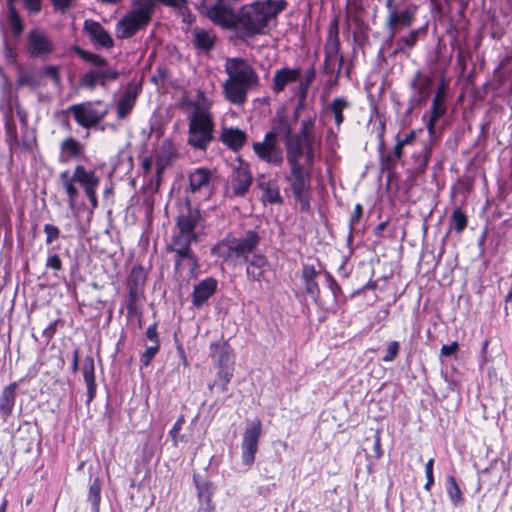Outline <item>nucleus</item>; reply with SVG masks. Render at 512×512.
Instances as JSON below:
<instances>
[{
	"label": "nucleus",
	"instance_id": "1",
	"mask_svg": "<svg viewBox=\"0 0 512 512\" xmlns=\"http://www.w3.org/2000/svg\"><path fill=\"white\" fill-rule=\"evenodd\" d=\"M227 79L222 83L224 98L235 106L247 102L248 92L260 86V78L255 68L240 57L227 58L224 64Z\"/></svg>",
	"mask_w": 512,
	"mask_h": 512
},
{
	"label": "nucleus",
	"instance_id": "2",
	"mask_svg": "<svg viewBox=\"0 0 512 512\" xmlns=\"http://www.w3.org/2000/svg\"><path fill=\"white\" fill-rule=\"evenodd\" d=\"M182 105L189 111L188 144L196 149L206 150L213 140L215 124L211 112L212 102L203 91L198 90L194 100H184Z\"/></svg>",
	"mask_w": 512,
	"mask_h": 512
},
{
	"label": "nucleus",
	"instance_id": "3",
	"mask_svg": "<svg viewBox=\"0 0 512 512\" xmlns=\"http://www.w3.org/2000/svg\"><path fill=\"white\" fill-rule=\"evenodd\" d=\"M74 51L82 60L93 66V68L81 75L78 81V88L93 91L98 85L106 87L109 82L118 79L119 73L117 69L111 67L104 57L80 47H74Z\"/></svg>",
	"mask_w": 512,
	"mask_h": 512
},
{
	"label": "nucleus",
	"instance_id": "4",
	"mask_svg": "<svg viewBox=\"0 0 512 512\" xmlns=\"http://www.w3.org/2000/svg\"><path fill=\"white\" fill-rule=\"evenodd\" d=\"M260 243L257 232L249 230L243 237H228L219 242L213 252L225 262L240 265L247 262Z\"/></svg>",
	"mask_w": 512,
	"mask_h": 512
},
{
	"label": "nucleus",
	"instance_id": "5",
	"mask_svg": "<svg viewBox=\"0 0 512 512\" xmlns=\"http://www.w3.org/2000/svg\"><path fill=\"white\" fill-rule=\"evenodd\" d=\"M59 178L71 207L74 206L78 196V189L74 183H78L84 189L92 208L98 206L96 190L99 186L100 178L94 170H87L83 165H76L72 176L69 175L68 171H63L60 173Z\"/></svg>",
	"mask_w": 512,
	"mask_h": 512
},
{
	"label": "nucleus",
	"instance_id": "6",
	"mask_svg": "<svg viewBox=\"0 0 512 512\" xmlns=\"http://www.w3.org/2000/svg\"><path fill=\"white\" fill-rule=\"evenodd\" d=\"M271 15L270 4L257 1L243 6L235 14V25L231 28H236L242 37H253L264 32Z\"/></svg>",
	"mask_w": 512,
	"mask_h": 512
},
{
	"label": "nucleus",
	"instance_id": "7",
	"mask_svg": "<svg viewBox=\"0 0 512 512\" xmlns=\"http://www.w3.org/2000/svg\"><path fill=\"white\" fill-rule=\"evenodd\" d=\"M407 0H386L388 14L386 17V26L390 30L391 37L400 30V28L410 27L414 21L416 6H407L402 8Z\"/></svg>",
	"mask_w": 512,
	"mask_h": 512
},
{
	"label": "nucleus",
	"instance_id": "8",
	"mask_svg": "<svg viewBox=\"0 0 512 512\" xmlns=\"http://www.w3.org/2000/svg\"><path fill=\"white\" fill-rule=\"evenodd\" d=\"M101 101H87L69 106L64 113L72 114L75 122L84 129H91L100 124L106 117L107 109H98Z\"/></svg>",
	"mask_w": 512,
	"mask_h": 512
},
{
	"label": "nucleus",
	"instance_id": "9",
	"mask_svg": "<svg viewBox=\"0 0 512 512\" xmlns=\"http://www.w3.org/2000/svg\"><path fill=\"white\" fill-rule=\"evenodd\" d=\"M252 149L261 161L269 165L280 167L284 162L279 141L271 138L270 135L265 134L262 141L253 142Z\"/></svg>",
	"mask_w": 512,
	"mask_h": 512
},
{
	"label": "nucleus",
	"instance_id": "10",
	"mask_svg": "<svg viewBox=\"0 0 512 512\" xmlns=\"http://www.w3.org/2000/svg\"><path fill=\"white\" fill-rule=\"evenodd\" d=\"M55 50L53 41L41 29L30 30L26 36V53L31 58H47Z\"/></svg>",
	"mask_w": 512,
	"mask_h": 512
},
{
	"label": "nucleus",
	"instance_id": "11",
	"mask_svg": "<svg viewBox=\"0 0 512 512\" xmlns=\"http://www.w3.org/2000/svg\"><path fill=\"white\" fill-rule=\"evenodd\" d=\"M238 0H217L211 6H204L203 13L213 23L225 28H231L235 25V13L233 5Z\"/></svg>",
	"mask_w": 512,
	"mask_h": 512
},
{
	"label": "nucleus",
	"instance_id": "12",
	"mask_svg": "<svg viewBox=\"0 0 512 512\" xmlns=\"http://www.w3.org/2000/svg\"><path fill=\"white\" fill-rule=\"evenodd\" d=\"M262 432L260 420H255L246 426L242 442V463L250 467L255 461V455L258 451V442Z\"/></svg>",
	"mask_w": 512,
	"mask_h": 512
},
{
	"label": "nucleus",
	"instance_id": "13",
	"mask_svg": "<svg viewBox=\"0 0 512 512\" xmlns=\"http://www.w3.org/2000/svg\"><path fill=\"white\" fill-rule=\"evenodd\" d=\"M151 20V16L141 10L132 9L123 16L116 26L117 37L127 39L132 37L140 29L144 28Z\"/></svg>",
	"mask_w": 512,
	"mask_h": 512
},
{
	"label": "nucleus",
	"instance_id": "14",
	"mask_svg": "<svg viewBox=\"0 0 512 512\" xmlns=\"http://www.w3.org/2000/svg\"><path fill=\"white\" fill-rule=\"evenodd\" d=\"M253 176L248 163L237 158L232 165L230 187L234 196H244L250 189Z\"/></svg>",
	"mask_w": 512,
	"mask_h": 512
},
{
	"label": "nucleus",
	"instance_id": "15",
	"mask_svg": "<svg viewBox=\"0 0 512 512\" xmlns=\"http://www.w3.org/2000/svg\"><path fill=\"white\" fill-rule=\"evenodd\" d=\"M289 166L290 173L286 177V179L290 183L295 198H297L300 201H303L306 199V194L309 186V173L301 164Z\"/></svg>",
	"mask_w": 512,
	"mask_h": 512
},
{
	"label": "nucleus",
	"instance_id": "16",
	"mask_svg": "<svg viewBox=\"0 0 512 512\" xmlns=\"http://www.w3.org/2000/svg\"><path fill=\"white\" fill-rule=\"evenodd\" d=\"M343 65V56L339 53L338 37H330L325 45L324 70L326 73L335 74L338 78Z\"/></svg>",
	"mask_w": 512,
	"mask_h": 512
},
{
	"label": "nucleus",
	"instance_id": "17",
	"mask_svg": "<svg viewBox=\"0 0 512 512\" xmlns=\"http://www.w3.org/2000/svg\"><path fill=\"white\" fill-rule=\"evenodd\" d=\"M246 263V275L249 280L259 283L262 281H267L266 274L269 271L270 265L267 258L263 254H253V256Z\"/></svg>",
	"mask_w": 512,
	"mask_h": 512
},
{
	"label": "nucleus",
	"instance_id": "18",
	"mask_svg": "<svg viewBox=\"0 0 512 512\" xmlns=\"http://www.w3.org/2000/svg\"><path fill=\"white\" fill-rule=\"evenodd\" d=\"M59 150V160L63 163L85 157V145L72 136H68L60 142Z\"/></svg>",
	"mask_w": 512,
	"mask_h": 512
},
{
	"label": "nucleus",
	"instance_id": "19",
	"mask_svg": "<svg viewBox=\"0 0 512 512\" xmlns=\"http://www.w3.org/2000/svg\"><path fill=\"white\" fill-rule=\"evenodd\" d=\"M217 280L209 277L199 282L192 292V304L201 308L217 290Z\"/></svg>",
	"mask_w": 512,
	"mask_h": 512
},
{
	"label": "nucleus",
	"instance_id": "20",
	"mask_svg": "<svg viewBox=\"0 0 512 512\" xmlns=\"http://www.w3.org/2000/svg\"><path fill=\"white\" fill-rule=\"evenodd\" d=\"M445 85L441 84L433 98L431 105V114L427 122V129L430 135L434 134L436 122L445 114Z\"/></svg>",
	"mask_w": 512,
	"mask_h": 512
},
{
	"label": "nucleus",
	"instance_id": "21",
	"mask_svg": "<svg viewBox=\"0 0 512 512\" xmlns=\"http://www.w3.org/2000/svg\"><path fill=\"white\" fill-rule=\"evenodd\" d=\"M84 30L89 35L91 41L105 48L113 46V39L108 31L94 20H86L84 22Z\"/></svg>",
	"mask_w": 512,
	"mask_h": 512
},
{
	"label": "nucleus",
	"instance_id": "22",
	"mask_svg": "<svg viewBox=\"0 0 512 512\" xmlns=\"http://www.w3.org/2000/svg\"><path fill=\"white\" fill-rule=\"evenodd\" d=\"M175 273L178 275L187 274L191 278L196 277L198 260L192 251L174 254Z\"/></svg>",
	"mask_w": 512,
	"mask_h": 512
},
{
	"label": "nucleus",
	"instance_id": "23",
	"mask_svg": "<svg viewBox=\"0 0 512 512\" xmlns=\"http://www.w3.org/2000/svg\"><path fill=\"white\" fill-rule=\"evenodd\" d=\"M212 348L215 350H220L218 356L219 366L216 382H230L233 376V369L228 366V362L230 361L229 346L226 343H217L213 344Z\"/></svg>",
	"mask_w": 512,
	"mask_h": 512
},
{
	"label": "nucleus",
	"instance_id": "24",
	"mask_svg": "<svg viewBox=\"0 0 512 512\" xmlns=\"http://www.w3.org/2000/svg\"><path fill=\"white\" fill-rule=\"evenodd\" d=\"M265 134L270 135L275 140L282 138L284 141L294 135L293 126L284 113H278L271 121L270 130Z\"/></svg>",
	"mask_w": 512,
	"mask_h": 512
},
{
	"label": "nucleus",
	"instance_id": "25",
	"mask_svg": "<svg viewBox=\"0 0 512 512\" xmlns=\"http://www.w3.org/2000/svg\"><path fill=\"white\" fill-rule=\"evenodd\" d=\"M301 76L300 68H282L275 72L273 76V90L279 93L290 84L299 81Z\"/></svg>",
	"mask_w": 512,
	"mask_h": 512
},
{
	"label": "nucleus",
	"instance_id": "26",
	"mask_svg": "<svg viewBox=\"0 0 512 512\" xmlns=\"http://www.w3.org/2000/svg\"><path fill=\"white\" fill-rule=\"evenodd\" d=\"M220 140L234 151L240 150L247 141V134L239 128L223 127L220 133Z\"/></svg>",
	"mask_w": 512,
	"mask_h": 512
},
{
	"label": "nucleus",
	"instance_id": "27",
	"mask_svg": "<svg viewBox=\"0 0 512 512\" xmlns=\"http://www.w3.org/2000/svg\"><path fill=\"white\" fill-rule=\"evenodd\" d=\"M196 240V234H187L176 230L167 246V250L173 254L192 251L191 243Z\"/></svg>",
	"mask_w": 512,
	"mask_h": 512
},
{
	"label": "nucleus",
	"instance_id": "28",
	"mask_svg": "<svg viewBox=\"0 0 512 512\" xmlns=\"http://www.w3.org/2000/svg\"><path fill=\"white\" fill-rule=\"evenodd\" d=\"M432 84V79L429 76L423 75L421 72H416L411 82V87L416 91L415 96L411 99L412 103H420L425 100L429 95V89Z\"/></svg>",
	"mask_w": 512,
	"mask_h": 512
},
{
	"label": "nucleus",
	"instance_id": "29",
	"mask_svg": "<svg viewBox=\"0 0 512 512\" xmlns=\"http://www.w3.org/2000/svg\"><path fill=\"white\" fill-rule=\"evenodd\" d=\"M286 158L289 165L300 164V158L304 153V143L300 137L292 135L284 140Z\"/></svg>",
	"mask_w": 512,
	"mask_h": 512
},
{
	"label": "nucleus",
	"instance_id": "30",
	"mask_svg": "<svg viewBox=\"0 0 512 512\" xmlns=\"http://www.w3.org/2000/svg\"><path fill=\"white\" fill-rule=\"evenodd\" d=\"M200 215L197 210H192L191 208H186L185 211H182L179 215L176 223V230L187 233V234H196L195 226L199 221Z\"/></svg>",
	"mask_w": 512,
	"mask_h": 512
},
{
	"label": "nucleus",
	"instance_id": "31",
	"mask_svg": "<svg viewBox=\"0 0 512 512\" xmlns=\"http://www.w3.org/2000/svg\"><path fill=\"white\" fill-rule=\"evenodd\" d=\"M17 383H11L4 387L0 395V414L3 418H7L12 414L16 399Z\"/></svg>",
	"mask_w": 512,
	"mask_h": 512
},
{
	"label": "nucleus",
	"instance_id": "32",
	"mask_svg": "<svg viewBox=\"0 0 512 512\" xmlns=\"http://www.w3.org/2000/svg\"><path fill=\"white\" fill-rule=\"evenodd\" d=\"M192 35L194 45L198 49L208 52L213 48L216 39L213 32L196 27L193 29Z\"/></svg>",
	"mask_w": 512,
	"mask_h": 512
},
{
	"label": "nucleus",
	"instance_id": "33",
	"mask_svg": "<svg viewBox=\"0 0 512 512\" xmlns=\"http://www.w3.org/2000/svg\"><path fill=\"white\" fill-rule=\"evenodd\" d=\"M137 99V92L133 88H128L121 96L117 104V116L124 119L133 109Z\"/></svg>",
	"mask_w": 512,
	"mask_h": 512
},
{
	"label": "nucleus",
	"instance_id": "34",
	"mask_svg": "<svg viewBox=\"0 0 512 512\" xmlns=\"http://www.w3.org/2000/svg\"><path fill=\"white\" fill-rule=\"evenodd\" d=\"M211 172L206 168H198L189 176V184L192 192L207 188L210 184Z\"/></svg>",
	"mask_w": 512,
	"mask_h": 512
},
{
	"label": "nucleus",
	"instance_id": "35",
	"mask_svg": "<svg viewBox=\"0 0 512 512\" xmlns=\"http://www.w3.org/2000/svg\"><path fill=\"white\" fill-rule=\"evenodd\" d=\"M175 157V148L170 140H164L157 154V170L162 171Z\"/></svg>",
	"mask_w": 512,
	"mask_h": 512
},
{
	"label": "nucleus",
	"instance_id": "36",
	"mask_svg": "<svg viewBox=\"0 0 512 512\" xmlns=\"http://www.w3.org/2000/svg\"><path fill=\"white\" fill-rule=\"evenodd\" d=\"M82 373L84 381L87 385L88 395L91 399L96 390V382H95V375H94V360L92 357H86L83 361L82 366Z\"/></svg>",
	"mask_w": 512,
	"mask_h": 512
},
{
	"label": "nucleus",
	"instance_id": "37",
	"mask_svg": "<svg viewBox=\"0 0 512 512\" xmlns=\"http://www.w3.org/2000/svg\"><path fill=\"white\" fill-rule=\"evenodd\" d=\"M317 276V272L315 268L311 265H304L302 271V278L305 283V290L308 294L313 296H317L319 293L318 285L315 281Z\"/></svg>",
	"mask_w": 512,
	"mask_h": 512
},
{
	"label": "nucleus",
	"instance_id": "38",
	"mask_svg": "<svg viewBox=\"0 0 512 512\" xmlns=\"http://www.w3.org/2000/svg\"><path fill=\"white\" fill-rule=\"evenodd\" d=\"M350 106V103L342 98V97H336L333 99V101L329 104L328 109L333 114L335 123L337 127H340L341 124L344 121L343 111Z\"/></svg>",
	"mask_w": 512,
	"mask_h": 512
},
{
	"label": "nucleus",
	"instance_id": "39",
	"mask_svg": "<svg viewBox=\"0 0 512 512\" xmlns=\"http://www.w3.org/2000/svg\"><path fill=\"white\" fill-rule=\"evenodd\" d=\"M146 278V272L141 266L133 267L127 278V288L144 290Z\"/></svg>",
	"mask_w": 512,
	"mask_h": 512
},
{
	"label": "nucleus",
	"instance_id": "40",
	"mask_svg": "<svg viewBox=\"0 0 512 512\" xmlns=\"http://www.w3.org/2000/svg\"><path fill=\"white\" fill-rule=\"evenodd\" d=\"M258 187L263 191L262 198L264 201H267L269 203H281L282 202L279 188L275 184L259 181Z\"/></svg>",
	"mask_w": 512,
	"mask_h": 512
},
{
	"label": "nucleus",
	"instance_id": "41",
	"mask_svg": "<svg viewBox=\"0 0 512 512\" xmlns=\"http://www.w3.org/2000/svg\"><path fill=\"white\" fill-rule=\"evenodd\" d=\"M446 487H447V493L449 495L451 502L455 506L462 505L464 503V498H463L461 489H460L454 476L447 477Z\"/></svg>",
	"mask_w": 512,
	"mask_h": 512
},
{
	"label": "nucleus",
	"instance_id": "42",
	"mask_svg": "<svg viewBox=\"0 0 512 512\" xmlns=\"http://www.w3.org/2000/svg\"><path fill=\"white\" fill-rule=\"evenodd\" d=\"M297 136L300 137L304 144L315 143V119L302 120L299 135Z\"/></svg>",
	"mask_w": 512,
	"mask_h": 512
},
{
	"label": "nucleus",
	"instance_id": "43",
	"mask_svg": "<svg viewBox=\"0 0 512 512\" xmlns=\"http://www.w3.org/2000/svg\"><path fill=\"white\" fill-rule=\"evenodd\" d=\"M426 28H419L411 30L407 35L398 39L397 45L399 50L403 51L405 48L411 49L417 43L420 34H425Z\"/></svg>",
	"mask_w": 512,
	"mask_h": 512
},
{
	"label": "nucleus",
	"instance_id": "44",
	"mask_svg": "<svg viewBox=\"0 0 512 512\" xmlns=\"http://www.w3.org/2000/svg\"><path fill=\"white\" fill-rule=\"evenodd\" d=\"M88 500L92 503L95 511L99 510V504L101 500V482L99 478L94 479L90 485L88 492Z\"/></svg>",
	"mask_w": 512,
	"mask_h": 512
},
{
	"label": "nucleus",
	"instance_id": "45",
	"mask_svg": "<svg viewBox=\"0 0 512 512\" xmlns=\"http://www.w3.org/2000/svg\"><path fill=\"white\" fill-rule=\"evenodd\" d=\"M143 291L135 288H128V299H127V312L132 315L136 311L137 302L142 298Z\"/></svg>",
	"mask_w": 512,
	"mask_h": 512
},
{
	"label": "nucleus",
	"instance_id": "46",
	"mask_svg": "<svg viewBox=\"0 0 512 512\" xmlns=\"http://www.w3.org/2000/svg\"><path fill=\"white\" fill-rule=\"evenodd\" d=\"M451 222L457 232H461L467 226V216L460 208L454 209L451 215Z\"/></svg>",
	"mask_w": 512,
	"mask_h": 512
},
{
	"label": "nucleus",
	"instance_id": "47",
	"mask_svg": "<svg viewBox=\"0 0 512 512\" xmlns=\"http://www.w3.org/2000/svg\"><path fill=\"white\" fill-rule=\"evenodd\" d=\"M315 77H316V71L313 67H311L310 69H308L305 72L303 79H301V80L299 79L298 89L303 98L306 96L309 86L314 81Z\"/></svg>",
	"mask_w": 512,
	"mask_h": 512
},
{
	"label": "nucleus",
	"instance_id": "48",
	"mask_svg": "<svg viewBox=\"0 0 512 512\" xmlns=\"http://www.w3.org/2000/svg\"><path fill=\"white\" fill-rule=\"evenodd\" d=\"M8 21L11 31L16 37H19L23 32V23L17 11L8 12Z\"/></svg>",
	"mask_w": 512,
	"mask_h": 512
},
{
	"label": "nucleus",
	"instance_id": "49",
	"mask_svg": "<svg viewBox=\"0 0 512 512\" xmlns=\"http://www.w3.org/2000/svg\"><path fill=\"white\" fill-rule=\"evenodd\" d=\"M160 344H151L147 346L142 353L140 361L143 366H149L155 355L159 352Z\"/></svg>",
	"mask_w": 512,
	"mask_h": 512
},
{
	"label": "nucleus",
	"instance_id": "50",
	"mask_svg": "<svg viewBox=\"0 0 512 512\" xmlns=\"http://www.w3.org/2000/svg\"><path fill=\"white\" fill-rule=\"evenodd\" d=\"M199 498L205 500L210 505L213 494V485L210 482H202L197 484Z\"/></svg>",
	"mask_w": 512,
	"mask_h": 512
},
{
	"label": "nucleus",
	"instance_id": "51",
	"mask_svg": "<svg viewBox=\"0 0 512 512\" xmlns=\"http://www.w3.org/2000/svg\"><path fill=\"white\" fill-rule=\"evenodd\" d=\"M41 74L43 76L51 78L53 83L56 86H60L61 85L60 69H59L58 66H55V65L45 66L42 69Z\"/></svg>",
	"mask_w": 512,
	"mask_h": 512
},
{
	"label": "nucleus",
	"instance_id": "52",
	"mask_svg": "<svg viewBox=\"0 0 512 512\" xmlns=\"http://www.w3.org/2000/svg\"><path fill=\"white\" fill-rule=\"evenodd\" d=\"M400 350V344L397 341H391L388 343L384 356L382 357L383 362H392L396 359Z\"/></svg>",
	"mask_w": 512,
	"mask_h": 512
},
{
	"label": "nucleus",
	"instance_id": "53",
	"mask_svg": "<svg viewBox=\"0 0 512 512\" xmlns=\"http://www.w3.org/2000/svg\"><path fill=\"white\" fill-rule=\"evenodd\" d=\"M157 0H133L135 9L146 12L147 15L152 16L153 9Z\"/></svg>",
	"mask_w": 512,
	"mask_h": 512
},
{
	"label": "nucleus",
	"instance_id": "54",
	"mask_svg": "<svg viewBox=\"0 0 512 512\" xmlns=\"http://www.w3.org/2000/svg\"><path fill=\"white\" fill-rule=\"evenodd\" d=\"M44 232L46 234V243L47 244H51L53 241L57 240L60 236L59 229L52 224L44 225Z\"/></svg>",
	"mask_w": 512,
	"mask_h": 512
},
{
	"label": "nucleus",
	"instance_id": "55",
	"mask_svg": "<svg viewBox=\"0 0 512 512\" xmlns=\"http://www.w3.org/2000/svg\"><path fill=\"white\" fill-rule=\"evenodd\" d=\"M403 146L398 140L393 149V155L386 157L387 167L393 166L395 161L399 160L402 157Z\"/></svg>",
	"mask_w": 512,
	"mask_h": 512
},
{
	"label": "nucleus",
	"instance_id": "56",
	"mask_svg": "<svg viewBox=\"0 0 512 512\" xmlns=\"http://www.w3.org/2000/svg\"><path fill=\"white\" fill-rule=\"evenodd\" d=\"M433 464H434V459L431 458L428 460V462L425 465V474H426L427 481H426V484L424 487L427 491H429L431 486L434 484Z\"/></svg>",
	"mask_w": 512,
	"mask_h": 512
},
{
	"label": "nucleus",
	"instance_id": "57",
	"mask_svg": "<svg viewBox=\"0 0 512 512\" xmlns=\"http://www.w3.org/2000/svg\"><path fill=\"white\" fill-rule=\"evenodd\" d=\"M459 344L457 341L452 342L449 345H443L440 350V354L443 357H450L457 353Z\"/></svg>",
	"mask_w": 512,
	"mask_h": 512
},
{
	"label": "nucleus",
	"instance_id": "58",
	"mask_svg": "<svg viewBox=\"0 0 512 512\" xmlns=\"http://www.w3.org/2000/svg\"><path fill=\"white\" fill-rule=\"evenodd\" d=\"M265 2L270 4L271 12H272L271 19L276 17V15L278 13H280L282 10H284L286 7V4H287L284 0H278V1L266 0Z\"/></svg>",
	"mask_w": 512,
	"mask_h": 512
},
{
	"label": "nucleus",
	"instance_id": "59",
	"mask_svg": "<svg viewBox=\"0 0 512 512\" xmlns=\"http://www.w3.org/2000/svg\"><path fill=\"white\" fill-rule=\"evenodd\" d=\"M315 143H305L304 153L308 165H312L315 159Z\"/></svg>",
	"mask_w": 512,
	"mask_h": 512
},
{
	"label": "nucleus",
	"instance_id": "60",
	"mask_svg": "<svg viewBox=\"0 0 512 512\" xmlns=\"http://www.w3.org/2000/svg\"><path fill=\"white\" fill-rule=\"evenodd\" d=\"M46 267L51 268L55 271H59L62 269V262L60 257L57 254L50 255L47 258Z\"/></svg>",
	"mask_w": 512,
	"mask_h": 512
},
{
	"label": "nucleus",
	"instance_id": "61",
	"mask_svg": "<svg viewBox=\"0 0 512 512\" xmlns=\"http://www.w3.org/2000/svg\"><path fill=\"white\" fill-rule=\"evenodd\" d=\"M26 9L33 14L40 12L42 8L41 0H23Z\"/></svg>",
	"mask_w": 512,
	"mask_h": 512
},
{
	"label": "nucleus",
	"instance_id": "62",
	"mask_svg": "<svg viewBox=\"0 0 512 512\" xmlns=\"http://www.w3.org/2000/svg\"><path fill=\"white\" fill-rule=\"evenodd\" d=\"M146 337L151 342V344H159L157 325L155 323L147 328Z\"/></svg>",
	"mask_w": 512,
	"mask_h": 512
},
{
	"label": "nucleus",
	"instance_id": "63",
	"mask_svg": "<svg viewBox=\"0 0 512 512\" xmlns=\"http://www.w3.org/2000/svg\"><path fill=\"white\" fill-rule=\"evenodd\" d=\"M183 423H184V418H183V416H181L175 422V424L173 425L172 429L169 432V434H170V436L173 439L175 444H177V435H178L179 431L181 430Z\"/></svg>",
	"mask_w": 512,
	"mask_h": 512
},
{
	"label": "nucleus",
	"instance_id": "64",
	"mask_svg": "<svg viewBox=\"0 0 512 512\" xmlns=\"http://www.w3.org/2000/svg\"><path fill=\"white\" fill-rule=\"evenodd\" d=\"M19 84L37 87L39 85V82L33 75H23L19 78Z\"/></svg>",
	"mask_w": 512,
	"mask_h": 512
}]
</instances>
